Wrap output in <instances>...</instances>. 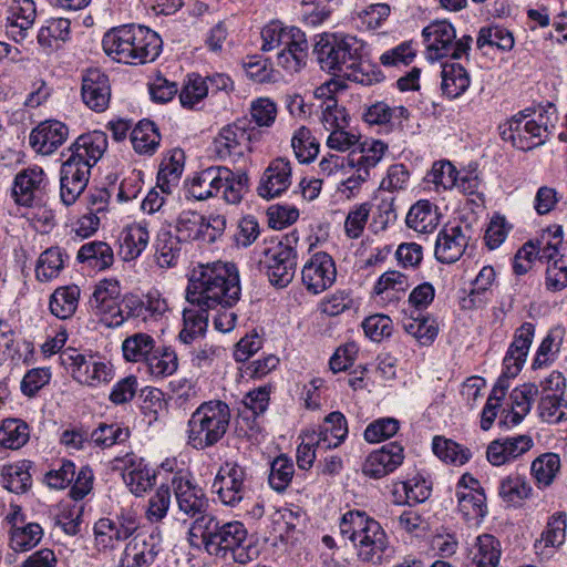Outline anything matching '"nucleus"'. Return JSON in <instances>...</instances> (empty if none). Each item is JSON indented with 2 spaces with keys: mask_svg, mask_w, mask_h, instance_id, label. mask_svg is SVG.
I'll use <instances>...</instances> for the list:
<instances>
[{
  "mask_svg": "<svg viewBox=\"0 0 567 567\" xmlns=\"http://www.w3.org/2000/svg\"><path fill=\"white\" fill-rule=\"evenodd\" d=\"M313 54L323 71L350 81L371 85L382 79L368 59L364 41L354 35L326 33L316 42Z\"/></svg>",
  "mask_w": 567,
  "mask_h": 567,
  "instance_id": "f257e3e1",
  "label": "nucleus"
},
{
  "mask_svg": "<svg viewBox=\"0 0 567 567\" xmlns=\"http://www.w3.org/2000/svg\"><path fill=\"white\" fill-rule=\"evenodd\" d=\"M239 297V276L233 264L215 262L195 268L186 289L188 303L210 309L217 306L230 308Z\"/></svg>",
  "mask_w": 567,
  "mask_h": 567,
  "instance_id": "f03ea898",
  "label": "nucleus"
},
{
  "mask_svg": "<svg viewBox=\"0 0 567 567\" xmlns=\"http://www.w3.org/2000/svg\"><path fill=\"white\" fill-rule=\"evenodd\" d=\"M159 35L144 25L125 24L106 32L102 39L104 52L126 64L153 62L162 51Z\"/></svg>",
  "mask_w": 567,
  "mask_h": 567,
  "instance_id": "7ed1b4c3",
  "label": "nucleus"
},
{
  "mask_svg": "<svg viewBox=\"0 0 567 567\" xmlns=\"http://www.w3.org/2000/svg\"><path fill=\"white\" fill-rule=\"evenodd\" d=\"M230 409L220 400L203 402L188 420V444L205 450L217 444L227 433Z\"/></svg>",
  "mask_w": 567,
  "mask_h": 567,
  "instance_id": "20e7f679",
  "label": "nucleus"
},
{
  "mask_svg": "<svg viewBox=\"0 0 567 567\" xmlns=\"http://www.w3.org/2000/svg\"><path fill=\"white\" fill-rule=\"evenodd\" d=\"M208 554L246 565L252 560L256 549L249 542L247 528L241 522L233 520L221 524L214 516Z\"/></svg>",
  "mask_w": 567,
  "mask_h": 567,
  "instance_id": "39448f33",
  "label": "nucleus"
},
{
  "mask_svg": "<svg viewBox=\"0 0 567 567\" xmlns=\"http://www.w3.org/2000/svg\"><path fill=\"white\" fill-rule=\"evenodd\" d=\"M422 35L431 60H440L446 56L458 60L467 54L473 42L470 35H463L455 41V29L447 21L432 22L423 29Z\"/></svg>",
  "mask_w": 567,
  "mask_h": 567,
  "instance_id": "423d86ee",
  "label": "nucleus"
},
{
  "mask_svg": "<svg viewBox=\"0 0 567 567\" xmlns=\"http://www.w3.org/2000/svg\"><path fill=\"white\" fill-rule=\"evenodd\" d=\"M297 239L293 238V241ZM292 240L287 237L285 241L272 243L265 249L264 259L260 265L266 269V274L271 285L284 288L293 279L297 252L291 246Z\"/></svg>",
  "mask_w": 567,
  "mask_h": 567,
  "instance_id": "0eeeda50",
  "label": "nucleus"
},
{
  "mask_svg": "<svg viewBox=\"0 0 567 567\" xmlns=\"http://www.w3.org/2000/svg\"><path fill=\"white\" fill-rule=\"evenodd\" d=\"M246 470L235 462L224 463L213 482V489L219 501L229 507L238 506L248 495Z\"/></svg>",
  "mask_w": 567,
  "mask_h": 567,
  "instance_id": "6e6552de",
  "label": "nucleus"
},
{
  "mask_svg": "<svg viewBox=\"0 0 567 567\" xmlns=\"http://www.w3.org/2000/svg\"><path fill=\"white\" fill-rule=\"evenodd\" d=\"M137 528V516L132 511H122L114 518H100L94 525L95 544L100 549L114 548Z\"/></svg>",
  "mask_w": 567,
  "mask_h": 567,
  "instance_id": "1a4fd4ad",
  "label": "nucleus"
},
{
  "mask_svg": "<svg viewBox=\"0 0 567 567\" xmlns=\"http://www.w3.org/2000/svg\"><path fill=\"white\" fill-rule=\"evenodd\" d=\"M524 112L517 113L507 121L504 127L501 126V136L504 141H511L513 146L522 150H533L546 141L547 128L535 120H527Z\"/></svg>",
  "mask_w": 567,
  "mask_h": 567,
  "instance_id": "9d476101",
  "label": "nucleus"
},
{
  "mask_svg": "<svg viewBox=\"0 0 567 567\" xmlns=\"http://www.w3.org/2000/svg\"><path fill=\"white\" fill-rule=\"evenodd\" d=\"M336 275L337 270L332 257L320 251L306 262L301 271V279L309 292L318 295L332 286Z\"/></svg>",
  "mask_w": 567,
  "mask_h": 567,
  "instance_id": "9b49d317",
  "label": "nucleus"
},
{
  "mask_svg": "<svg viewBox=\"0 0 567 567\" xmlns=\"http://www.w3.org/2000/svg\"><path fill=\"white\" fill-rule=\"evenodd\" d=\"M172 485L181 512L192 518L212 516L207 514L209 501L200 487L182 475H174Z\"/></svg>",
  "mask_w": 567,
  "mask_h": 567,
  "instance_id": "f8f14e48",
  "label": "nucleus"
},
{
  "mask_svg": "<svg viewBox=\"0 0 567 567\" xmlns=\"http://www.w3.org/2000/svg\"><path fill=\"white\" fill-rule=\"evenodd\" d=\"M48 179L40 166L20 171L13 181L11 195L18 205L30 207L45 190Z\"/></svg>",
  "mask_w": 567,
  "mask_h": 567,
  "instance_id": "ddd939ff",
  "label": "nucleus"
},
{
  "mask_svg": "<svg viewBox=\"0 0 567 567\" xmlns=\"http://www.w3.org/2000/svg\"><path fill=\"white\" fill-rule=\"evenodd\" d=\"M64 364L72 369L73 378L87 385H95L111 380V370L104 362L96 361L92 355H84L72 351L62 354Z\"/></svg>",
  "mask_w": 567,
  "mask_h": 567,
  "instance_id": "4468645a",
  "label": "nucleus"
},
{
  "mask_svg": "<svg viewBox=\"0 0 567 567\" xmlns=\"http://www.w3.org/2000/svg\"><path fill=\"white\" fill-rule=\"evenodd\" d=\"M292 168L288 159L277 157L264 171L257 194L265 199H272L285 193L291 185Z\"/></svg>",
  "mask_w": 567,
  "mask_h": 567,
  "instance_id": "2eb2a0df",
  "label": "nucleus"
},
{
  "mask_svg": "<svg viewBox=\"0 0 567 567\" xmlns=\"http://www.w3.org/2000/svg\"><path fill=\"white\" fill-rule=\"evenodd\" d=\"M91 169L84 164L66 159L60 171V198L65 206L73 205L87 186Z\"/></svg>",
  "mask_w": 567,
  "mask_h": 567,
  "instance_id": "dca6fc26",
  "label": "nucleus"
},
{
  "mask_svg": "<svg viewBox=\"0 0 567 567\" xmlns=\"http://www.w3.org/2000/svg\"><path fill=\"white\" fill-rule=\"evenodd\" d=\"M116 461L124 464L123 480L135 496H143L155 485V470L150 467L143 458L134 454H126Z\"/></svg>",
  "mask_w": 567,
  "mask_h": 567,
  "instance_id": "f3484780",
  "label": "nucleus"
},
{
  "mask_svg": "<svg viewBox=\"0 0 567 567\" xmlns=\"http://www.w3.org/2000/svg\"><path fill=\"white\" fill-rule=\"evenodd\" d=\"M82 100L95 112L107 109L111 100L109 76L99 69H89L82 79Z\"/></svg>",
  "mask_w": 567,
  "mask_h": 567,
  "instance_id": "a211bd4d",
  "label": "nucleus"
},
{
  "mask_svg": "<svg viewBox=\"0 0 567 567\" xmlns=\"http://www.w3.org/2000/svg\"><path fill=\"white\" fill-rule=\"evenodd\" d=\"M404 460L403 447L396 442L383 445L369 454L362 466L364 475L381 478L392 473Z\"/></svg>",
  "mask_w": 567,
  "mask_h": 567,
  "instance_id": "6ab92c4d",
  "label": "nucleus"
},
{
  "mask_svg": "<svg viewBox=\"0 0 567 567\" xmlns=\"http://www.w3.org/2000/svg\"><path fill=\"white\" fill-rule=\"evenodd\" d=\"M107 148V136L102 131H93L80 135L70 146L71 155L76 164H84L91 169Z\"/></svg>",
  "mask_w": 567,
  "mask_h": 567,
  "instance_id": "aec40b11",
  "label": "nucleus"
},
{
  "mask_svg": "<svg viewBox=\"0 0 567 567\" xmlns=\"http://www.w3.org/2000/svg\"><path fill=\"white\" fill-rule=\"evenodd\" d=\"M68 126L56 120H48L32 130L29 142L32 148L42 155L52 154L68 138Z\"/></svg>",
  "mask_w": 567,
  "mask_h": 567,
  "instance_id": "412c9836",
  "label": "nucleus"
},
{
  "mask_svg": "<svg viewBox=\"0 0 567 567\" xmlns=\"http://www.w3.org/2000/svg\"><path fill=\"white\" fill-rule=\"evenodd\" d=\"M388 537L382 526L375 519L369 523L368 527L359 535L354 546L360 560L378 565L382 561L388 549Z\"/></svg>",
  "mask_w": 567,
  "mask_h": 567,
  "instance_id": "4be33fe9",
  "label": "nucleus"
},
{
  "mask_svg": "<svg viewBox=\"0 0 567 567\" xmlns=\"http://www.w3.org/2000/svg\"><path fill=\"white\" fill-rule=\"evenodd\" d=\"M159 548L158 535H137L126 546L120 567H150L155 561Z\"/></svg>",
  "mask_w": 567,
  "mask_h": 567,
  "instance_id": "5701e85b",
  "label": "nucleus"
},
{
  "mask_svg": "<svg viewBox=\"0 0 567 567\" xmlns=\"http://www.w3.org/2000/svg\"><path fill=\"white\" fill-rule=\"evenodd\" d=\"M467 237L461 226H445L435 241V258L442 264L457 261L465 251Z\"/></svg>",
  "mask_w": 567,
  "mask_h": 567,
  "instance_id": "b1692460",
  "label": "nucleus"
},
{
  "mask_svg": "<svg viewBox=\"0 0 567 567\" xmlns=\"http://www.w3.org/2000/svg\"><path fill=\"white\" fill-rule=\"evenodd\" d=\"M388 152V144L380 140L365 141L358 150H352L349 155V164L357 167L359 178L367 181L370 169L375 167Z\"/></svg>",
  "mask_w": 567,
  "mask_h": 567,
  "instance_id": "393cba45",
  "label": "nucleus"
},
{
  "mask_svg": "<svg viewBox=\"0 0 567 567\" xmlns=\"http://www.w3.org/2000/svg\"><path fill=\"white\" fill-rule=\"evenodd\" d=\"M245 121H238L220 130L214 140V148L217 156L226 159L233 156H241L246 148Z\"/></svg>",
  "mask_w": 567,
  "mask_h": 567,
  "instance_id": "a878e982",
  "label": "nucleus"
},
{
  "mask_svg": "<svg viewBox=\"0 0 567 567\" xmlns=\"http://www.w3.org/2000/svg\"><path fill=\"white\" fill-rule=\"evenodd\" d=\"M310 434L316 435L317 447L324 450L336 449L348 435L347 420L341 412H331L324 417L318 432L313 431Z\"/></svg>",
  "mask_w": 567,
  "mask_h": 567,
  "instance_id": "bb28decb",
  "label": "nucleus"
},
{
  "mask_svg": "<svg viewBox=\"0 0 567 567\" xmlns=\"http://www.w3.org/2000/svg\"><path fill=\"white\" fill-rule=\"evenodd\" d=\"M220 166H210L197 173L186 185L188 197L205 200L218 194V183H221Z\"/></svg>",
  "mask_w": 567,
  "mask_h": 567,
  "instance_id": "cd10ccee",
  "label": "nucleus"
},
{
  "mask_svg": "<svg viewBox=\"0 0 567 567\" xmlns=\"http://www.w3.org/2000/svg\"><path fill=\"white\" fill-rule=\"evenodd\" d=\"M405 223L416 233H432L440 223L437 207L429 200H419L410 208Z\"/></svg>",
  "mask_w": 567,
  "mask_h": 567,
  "instance_id": "c85d7f7f",
  "label": "nucleus"
},
{
  "mask_svg": "<svg viewBox=\"0 0 567 567\" xmlns=\"http://www.w3.org/2000/svg\"><path fill=\"white\" fill-rule=\"evenodd\" d=\"M295 40L288 43L277 55V64L292 74L300 71L308 56V42L302 31H295Z\"/></svg>",
  "mask_w": 567,
  "mask_h": 567,
  "instance_id": "c756f323",
  "label": "nucleus"
},
{
  "mask_svg": "<svg viewBox=\"0 0 567 567\" xmlns=\"http://www.w3.org/2000/svg\"><path fill=\"white\" fill-rule=\"evenodd\" d=\"M204 305H190L183 311L184 328L179 332V339L184 343H190L202 336L207 328L208 310Z\"/></svg>",
  "mask_w": 567,
  "mask_h": 567,
  "instance_id": "7c9ffc66",
  "label": "nucleus"
},
{
  "mask_svg": "<svg viewBox=\"0 0 567 567\" xmlns=\"http://www.w3.org/2000/svg\"><path fill=\"white\" fill-rule=\"evenodd\" d=\"M80 288L70 285L56 288L50 297V311L59 319L71 318L78 309Z\"/></svg>",
  "mask_w": 567,
  "mask_h": 567,
  "instance_id": "2f4dec72",
  "label": "nucleus"
},
{
  "mask_svg": "<svg viewBox=\"0 0 567 567\" xmlns=\"http://www.w3.org/2000/svg\"><path fill=\"white\" fill-rule=\"evenodd\" d=\"M148 240L150 234L146 226L142 224L130 225L122 233L120 254L124 260H133L146 248Z\"/></svg>",
  "mask_w": 567,
  "mask_h": 567,
  "instance_id": "473e14b6",
  "label": "nucleus"
},
{
  "mask_svg": "<svg viewBox=\"0 0 567 567\" xmlns=\"http://www.w3.org/2000/svg\"><path fill=\"white\" fill-rule=\"evenodd\" d=\"M470 86V75L460 63H444L442 68L443 94L450 99L461 96Z\"/></svg>",
  "mask_w": 567,
  "mask_h": 567,
  "instance_id": "72a5a7b5",
  "label": "nucleus"
},
{
  "mask_svg": "<svg viewBox=\"0 0 567 567\" xmlns=\"http://www.w3.org/2000/svg\"><path fill=\"white\" fill-rule=\"evenodd\" d=\"M221 183H218V193H223L228 204H239L248 189L249 177L244 172L235 173L231 169L220 166Z\"/></svg>",
  "mask_w": 567,
  "mask_h": 567,
  "instance_id": "f704fd0d",
  "label": "nucleus"
},
{
  "mask_svg": "<svg viewBox=\"0 0 567 567\" xmlns=\"http://www.w3.org/2000/svg\"><path fill=\"white\" fill-rule=\"evenodd\" d=\"M76 259L93 269L104 270L112 266L114 255L113 249L105 241H91L79 249Z\"/></svg>",
  "mask_w": 567,
  "mask_h": 567,
  "instance_id": "c9c22d12",
  "label": "nucleus"
},
{
  "mask_svg": "<svg viewBox=\"0 0 567 567\" xmlns=\"http://www.w3.org/2000/svg\"><path fill=\"white\" fill-rule=\"evenodd\" d=\"M31 462L23 460L14 464H9L2 468V484L8 491L20 494L27 492L31 485Z\"/></svg>",
  "mask_w": 567,
  "mask_h": 567,
  "instance_id": "e433bc0d",
  "label": "nucleus"
},
{
  "mask_svg": "<svg viewBox=\"0 0 567 567\" xmlns=\"http://www.w3.org/2000/svg\"><path fill=\"white\" fill-rule=\"evenodd\" d=\"M456 498L458 508L466 519H480L486 515V496L483 488L456 489Z\"/></svg>",
  "mask_w": 567,
  "mask_h": 567,
  "instance_id": "4c0bfd02",
  "label": "nucleus"
},
{
  "mask_svg": "<svg viewBox=\"0 0 567 567\" xmlns=\"http://www.w3.org/2000/svg\"><path fill=\"white\" fill-rule=\"evenodd\" d=\"M567 515L564 512L553 514L547 522L540 539L536 540L535 548L544 553L546 548H558L565 543Z\"/></svg>",
  "mask_w": 567,
  "mask_h": 567,
  "instance_id": "58836bf2",
  "label": "nucleus"
},
{
  "mask_svg": "<svg viewBox=\"0 0 567 567\" xmlns=\"http://www.w3.org/2000/svg\"><path fill=\"white\" fill-rule=\"evenodd\" d=\"M501 558V544L491 534L477 537L472 551V563L476 567H497Z\"/></svg>",
  "mask_w": 567,
  "mask_h": 567,
  "instance_id": "ea45409f",
  "label": "nucleus"
},
{
  "mask_svg": "<svg viewBox=\"0 0 567 567\" xmlns=\"http://www.w3.org/2000/svg\"><path fill=\"white\" fill-rule=\"evenodd\" d=\"M533 488L527 480L518 474L508 475L499 482L498 495L507 504L519 506L530 497Z\"/></svg>",
  "mask_w": 567,
  "mask_h": 567,
  "instance_id": "a19ab883",
  "label": "nucleus"
},
{
  "mask_svg": "<svg viewBox=\"0 0 567 567\" xmlns=\"http://www.w3.org/2000/svg\"><path fill=\"white\" fill-rule=\"evenodd\" d=\"M181 255V238L169 230H161L156 239V260L159 267L169 268L177 264Z\"/></svg>",
  "mask_w": 567,
  "mask_h": 567,
  "instance_id": "79ce46f5",
  "label": "nucleus"
},
{
  "mask_svg": "<svg viewBox=\"0 0 567 567\" xmlns=\"http://www.w3.org/2000/svg\"><path fill=\"white\" fill-rule=\"evenodd\" d=\"M161 135L150 120H143L133 128L131 142L134 150L141 154L153 153L159 145Z\"/></svg>",
  "mask_w": 567,
  "mask_h": 567,
  "instance_id": "37998d69",
  "label": "nucleus"
},
{
  "mask_svg": "<svg viewBox=\"0 0 567 567\" xmlns=\"http://www.w3.org/2000/svg\"><path fill=\"white\" fill-rule=\"evenodd\" d=\"M432 450L440 460L453 465H463L472 457L467 447L443 436L433 439Z\"/></svg>",
  "mask_w": 567,
  "mask_h": 567,
  "instance_id": "c03bdc74",
  "label": "nucleus"
},
{
  "mask_svg": "<svg viewBox=\"0 0 567 567\" xmlns=\"http://www.w3.org/2000/svg\"><path fill=\"white\" fill-rule=\"evenodd\" d=\"M155 348L154 339L147 333H135L127 337L122 344L125 360L132 362L145 361Z\"/></svg>",
  "mask_w": 567,
  "mask_h": 567,
  "instance_id": "a18cd8bd",
  "label": "nucleus"
},
{
  "mask_svg": "<svg viewBox=\"0 0 567 567\" xmlns=\"http://www.w3.org/2000/svg\"><path fill=\"white\" fill-rule=\"evenodd\" d=\"M64 257L59 247H50L44 250L37 262V278L41 281H49L58 277L64 267Z\"/></svg>",
  "mask_w": 567,
  "mask_h": 567,
  "instance_id": "49530a36",
  "label": "nucleus"
},
{
  "mask_svg": "<svg viewBox=\"0 0 567 567\" xmlns=\"http://www.w3.org/2000/svg\"><path fill=\"white\" fill-rule=\"evenodd\" d=\"M128 427L121 426L117 423L106 424L101 423L95 430L90 433V442L95 446L106 449L114 444H121L130 437Z\"/></svg>",
  "mask_w": 567,
  "mask_h": 567,
  "instance_id": "de8ad7c7",
  "label": "nucleus"
},
{
  "mask_svg": "<svg viewBox=\"0 0 567 567\" xmlns=\"http://www.w3.org/2000/svg\"><path fill=\"white\" fill-rule=\"evenodd\" d=\"M404 330L415 338L420 344H431L437 336L439 327L434 319L421 316L410 317L403 322Z\"/></svg>",
  "mask_w": 567,
  "mask_h": 567,
  "instance_id": "09e8293b",
  "label": "nucleus"
},
{
  "mask_svg": "<svg viewBox=\"0 0 567 567\" xmlns=\"http://www.w3.org/2000/svg\"><path fill=\"white\" fill-rule=\"evenodd\" d=\"M29 440L28 424L16 419L3 421L0 427V444L10 450H18Z\"/></svg>",
  "mask_w": 567,
  "mask_h": 567,
  "instance_id": "8fccbe9b",
  "label": "nucleus"
},
{
  "mask_svg": "<svg viewBox=\"0 0 567 567\" xmlns=\"http://www.w3.org/2000/svg\"><path fill=\"white\" fill-rule=\"evenodd\" d=\"M150 373L156 378L172 375L178 367L177 355L174 350L164 348L156 349L146 360Z\"/></svg>",
  "mask_w": 567,
  "mask_h": 567,
  "instance_id": "3c124183",
  "label": "nucleus"
},
{
  "mask_svg": "<svg viewBox=\"0 0 567 567\" xmlns=\"http://www.w3.org/2000/svg\"><path fill=\"white\" fill-rule=\"evenodd\" d=\"M560 468V458L555 453H545L532 463L530 471L539 486H549Z\"/></svg>",
  "mask_w": 567,
  "mask_h": 567,
  "instance_id": "603ef678",
  "label": "nucleus"
},
{
  "mask_svg": "<svg viewBox=\"0 0 567 567\" xmlns=\"http://www.w3.org/2000/svg\"><path fill=\"white\" fill-rule=\"evenodd\" d=\"M295 31H301L298 28L286 29L279 22H270L265 25L260 32L262 51H271L280 45L286 47L295 40Z\"/></svg>",
  "mask_w": 567,
  "mask_h": 567,
  "instance_id": "864d4df0",
  "label": "nucleus"
},
{
  "mask_svg": "<svg viewBox=\"0 0 567 567\" xmlns=\"http://www.w3.org/2000/svg\"><path fill=\"white\" fill-rule=\"evenodd\" d=\"M514 37L505 28L494 25L482 28L478 32L476 44L478 49L496 47L502 51H509L514 47Z\"/></svg>",
  "mask_w": 567,
  "mask_h": 567,
  "instance_id": "5fc2aeb1",
  "label": "nucleus"
},
{
  "mask_svg": "<svg viewBox=\"0 0 567 567\" xmlns=\"http://www.w3.org/2000/svg\"><path fill=\"white\" fill-rule=\"evenodd\" d=\"M10 546L14 551H27L42 538L43 530L39 524L29 523L10 530Z\"/></svg>",
  "mask_w": 567,
  "mask_h": 567,
  "instance_id": "6e6d98bb",
  "label": "nucleus"
},
{
  "mask_svg": "<svg viewBox=\"0 0 567 567\" xmlns=\"http://www.w3.org/2000/svg\"><path fill=\"white\" fill-rule=\"evenodd\" d=\"M13 21L12 27L19 28L16 41H22L25 38V32L33 25L37 10L33 0H14L12 6Z\"/></svg>",
  "mask_w": 567,
  "mask_h": 567,
  "instance_id": "4d7b16f0",
  "label": "nucleus"
},
{
  "mask_svg": "<svg viewBox=\"0 0 567 567\" xmlns=\"http://www.w3.org/2000/svg\"><path fill=\"white\" fill-rule=\"evenodd\" d=\"M295 473V466L290 458L286 455L276 457L270 466V474L268 477L269 485L272 489L281 493L286 491L290 484Z\"/></svg>",
  "mask_w": 567,
  "mask_h": 567,
  "instance_id": "13d9d810",
  "label": "nucleus"
},
{
  "mask_svg": "<svg viewBox=\"0 0 567 567\" xmlns=\"http://www.w3.org/2000/svg\"><path fill=\"white\" fill-rule=\"evenodd\" d=\"M565 334L566 330L561 326H556L548 331L546 338L538 348L537 355L533 362V368H540L550 360V357L559 352Z\"/></svg>",
  "mask_w": 567,
  "mask_h": 567,
  "instance_id": "bf43d9fd",
  "label": "nucleus"
},
{
  "mask_svg": "<svg viewBox=\"0 0 567 567\" xmlns=\"http://www.w3.org/2000/svg\"><path fill=\"white\" fill-rule=\"evenodd\" d=\"M373 518L367 516L365 513L359 511H349L343 514L340 522V534L344 539L357 544L359 535L368 527L369 523L373 522Z\"/></svg>",
  "mask_w": 567,
  "mask_h": 567,
  "instance_id": "052dcab7",
  "label": "nucleus"
},
{
  "mask_svg": "<svg viewBox=\"0 0 567 567\" xmlns=\"http://www.w3.org/2000/svg\"><path fill=\"white\" fill-rule=\"evenodd\" d=\"M291 146L300 163H309L319 153V144L312 137L310 130L305 126L295 133Z\"/></svg>",
  "mask_w": 567,
  "mask_h": 567,
  "instance_id": "680f3d73",
  "label": "nucleus"
},
{
  "mask_svg": "<svg viewBox=\"0 0 567 567\" xmlns=\"http://www.w3.org/2000/svg\"><path fill=\"white\" fill-rule=\"evenodd\" d=\"M214 516H198L194 518L188 529V542L193 548H202L208 553L210 539L213 537Z\"/></svg>",
  "mask_w": 567,
  "mask_h": 567,
  "instance_id": "e2e57ef3",
  "label": "nucleus"
},
{
  "mask_svg": "<svg viewBox=\"0 0 567 567\" xmlns=\"http://www.w3.org/2000/svg\"><path fill=\"white\" fill-rule=\"evenodd\" d=\"M371 212L369 203L353 206L344 220V234L350 239H358L364 231Z\"/></svg>",
  "mask_w": 567,
  "mask_h": 567,
  "instance_id": "0e129e2a",
  "label": "nucleus"
},
{
  "mask_svg": "<svg viewBox=\"0 0 567 567\" xmlns=\"http://www.w3.org/2000/svg\"><path fill=\"white\" fill-rule=\"evenodd\" d=\"M539 416L543 421L557 424L567 420V401L555 395H543L539 402Z\"/></svg>",
  "mask_w": 567,
  "mask_h": 567,
  "instance_id": "69168bd1",
  "label": "nucleus"
},
{
  "mask_svg": "<svg viewBox=\"0 0 567 567\" xmlns=\"http://www.w3.org/2000/svg\"><path fill=\"white\" fill-rule=\"evenodd\" d=\"M90 307L100 317V321L110 328L120 327L131 317L128 311L125 312L118 305V299L113 300V302L90 303Z\"/></svg>",
  "mask_w": 567,
  "mask_h": 567,
  "instance_id": "338daca9",
  "label": "nucleus"
},
{
  "mask_svg": "<svg viewBox=\"0 0 567 567\" xmlns=\"http://www.w3.org/2000/svg\"><path fill=\"white\" fill-rule=\"evenodd\" d=\"M546 288L551 291H560L567 287V258L560 255L547 261Z\"/></svg>",
  "mask_w": 567,
  "mask_h": 567,
  "instance_id": "774afa93",
  "label": "nucleus"
}]
</instances>
